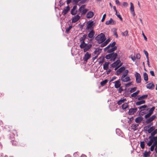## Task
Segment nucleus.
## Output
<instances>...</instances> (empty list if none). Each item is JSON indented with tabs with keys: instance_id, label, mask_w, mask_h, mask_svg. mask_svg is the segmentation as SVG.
<instances>
[{
	"instance_id": "obj_15",
	"label": "nucleus",
	"mask_w": 157,
	"mask_h": 157,
	"mask_svg": "<svg viewBox=\"0 0 157 157\" xmlns=\"http://www.w3.org/2000/svg\"><path fill=\"white\" fill-rule=\"evenodd\" d=\"M80 18V16L78 15H77L73 18L72 22L74 23L76 22L79 20Z\"/></svg>"
},
{
	"instance_id": "obj_4",
	"label": "nucleus",
	"mask_w": 157,
	"mask_h": 157,
	"mask_svg": "<svg viewBox=\"0 0 157 157\" xmlns=\"http://www.w3.org/2000/svg\"><path fill=\"white\" fill-rule=\"evenodd\" d=\"M136 81L137 83H140L141 81V77L140 75L137 73L135 74Z\"/></svg>"
},
{
	"instance_id": "obj_25",
	"label": "nucleus",
	"mask_w": 157,
	"mask_h": 157,
	"mask_svg": "<svg viewBox=\"0 0 157 157\" xmlns=\"http://www.w3.org/2000/svg\"><path fill=\"white\" fill-rule=\"evenodd\" d=\"M148 97V95L145 94L144 95H143L139 97L138 98V100H143V99H146Z\"/></svg>"
},
{
	"instance_id": "obj_54",
	"label": "nucleus",
	"mask_w": 157,
	"mask_h": 157,
	"mask_svg": "<svg viewBox=\"0 0 157 157\" xmlns=\"http://www.w3.org/2000/svg\"><path fill=\"white\" fill-rule=\"evenodd\" d=\"M132 82H130L129 83H128L125 85V86L126 87H129L130 86L132 85Z\"/></svg>"
},
{
	"instance_id": "obj_55",
	"label": "nucleus",
	"mask_w": 157,
	"mask_h": 157,
	"mask_svg": "<svg viewBox=\"0 0 157 157\" xmlns=\"http://www.w3.org/2000/svg\"><path fill=\"white\" fill-rule=\"evenodd\" d=\"M122 63H121L118 66L115 67V70H116L118 68L121 67L122 65Z\"/></svg>"
},
{
	"instance_id": "obj_5",
	"label": "nucleus",
	"mask_w": 157,
	"mask_h": 157,
	"mask_svg": "<svg viewBox=\"0 0 157 157\" xmlns=\"http://www.w3.org/2000/svg\"><path fill=\"white\" fill-rule=\"evenodd\" d=\"M94 21H89L87 23V27L86 29H91V28L93 25Z\"/></svg>"
},
{
	"instance_id": "obj_24",
	"label": "nucleus",
	"mask_w": 157,
	"mask_h": 157,
	"mask_svg": "<svg viewBox=\"0 0 157 157\" xmlns=\"http://www.w3.org/2000/svg\"><path fill=\"white\" fill-rule=\"evenodd\" d=\"M145 101L143 100H141L140 101L136 102V105H139L141 104L145 103Z\"/></svg>"
},
{
	"instance_id": "obj_49",
	"label": "nucleus",
	"mask_w": 157,
	"mask_h": 157,
	"mask_svg": "<svg viewBox=\"0 0 157 157\" xmlns=\"http://www.w3.org/2000/svg\"><path fill=\"white\" fill-rule=\"evenodd\" d=\"M151 115L150 113H148L145 116V118H147L150 117Z\"/></svg>"
},
{
	"instance_id": "obj_28",
	"label": "nucleus",
	"mask_w": 157,
	"mask_h": 157,
	"mask_svg": "<svg viewBox=\"0 0 157 157\" xmlns=\"http://www.w3.org/2000/svg\"><path fill=\"white\" fill-rule=\"evenodd\" d=\"M139 126V124H133L131 125L132 129L134 130H137V128Z\"/></svg>"
},
{
	"instance_id": "obj_50",
	"label": "nucleus",
	"mask_w": 157,
	"mask_h": 157,
	"mask_svg": "<svg viewBox=\"0 0 157 157\" xmlns=\"http://www.w3.org/2000/svg\"><path fill=\"white\" fill-rule=\"evenodd\" d=\"M68 11L69 10H63L62 12V14L63 15H65L67 13Z\"/></svg>"
},
{
	"instance_id": "obj_46",
	"label": "nucleus",
	"mask_w": 157,
	"mask_h": 157,
	"mask_svg": "<svg viewBox=\"0 0 157 157\" xmlns=\"http://www.w3.org/2000/svg\"><path fill=\"white\" fill-rule=\"evenodd\" d=\"M136 89L137 88L136 87L131 88V89L130 90V92L131 93H132L135 91L136 90Z\"/></svg>"
},
{
	"instance_id": "obj_60",
	"label": "nucleus",
	"mask_w": 157,
	"mask_h": 157,
	"mask_svg": "<svg viewBox=\"0 0 157 157\" xmlns=\"http://www.w3.org/2000/svg\"><path fill=\"white\" fill-rule=\"evenodd\" d=\"M150 73L151 75L152 76H155V74H154V71H150Z\"/></svg>"
},
{
	"instance_id": "obj_16",
	"label": "nucleus",
	"mask_w": 157,
	"mask_h": 157,
	"mask_svg": "<svg viewBox=\"0 0 157 157\" xmlns=\"http://www.w3.org/2000/svg\"><path fill=\"white\" fill-rule=\"evenodd\" d=\"M137 110V108L131 109H129L128 112V113L129 115H132L136 112Z\"/></svg>"
},
{
	"instance_id": "obj_35",
	"label": "nucleus",
	"mask_w": 157,
	"mask_h": 157,
	"mask_svg": "<svg viewBox=\"0 0 157 157\" xmlns=\"http://www.w3.org/2000/svg\"><path fill=\"white\" fill-rule=\"evenodd\" d=\"M154 140L153 139L150 140V141L147 143V144L148 146H150L153 143H154Z\"/></svg>"
},
{
	"instance_id": "obj_30",
	"label": "nucleus",
	"mask_w": 157,
	"mask_h": 157,
	"mask_svg": "<svg viewBox=\"0 0 157 157\" xmlns=\"http://www.w3.org/2000/svg\"><path fill=\"white\" fill-rule=\"evenodd\" d=\"M128 73V71L127 69L125 70L123 72V75L121 77H125L127 76Z\"/></svg>"
},
{
	"instance_id": "obj_7",
	"label": "nucleus",
	"mask_w": 157,
	"mask_h": 157,
	"mask_svg": "<svg viewBox=\"0 0 157 157\" xmlns=\"http://www.w3.org/2000/svg\"><path fill=\"white\" fill-rule=\"evenodd\" d=\"M91 54H89L88 52H87L85 54L83 59L84 61L87 62V60L91 57Z\"/></svg>"
},
{
	"instance_id": "obj_56",
	"label": "nucleus",
	"mask_w": 157,
	"mask_h": 157,
	"mask_svg": "<svg viewBox=\"0 0 157 157\" xmlns=\"http://www.w3.org/2000/svg\"><path fill=\"white\" fill-rule=\"evenodd\" d=\"M123 90V89L122 88V87H120L119 88V89H118V93H120Z\"/></svg>"
},
{
	"instance_id": "obj_32",
	"label": "nucleus",
	"mask_w": 157,
	"mask_h": 157,
	"mask_svg": "<svg viewBox=\"0 0 157 157\" xmlns=\"http://www.w3.org/2000/svg\"><path fill=\"white\" fill-rule=\"evenodd\" d=\"M143 76L144 81L145 82H147L148 80V77L147 74L146 73H145L144 74Z\"/></svg>"
},
{
	"instance_id": "obj_61",
	"label": "nucleus",
	"mask_w": 157,
	"mask_h": 157,
	"mask_svg": "<svg viewBox=\"0 0 157 157\" xmlns=\"http://www.w3.org/2000/svg\"><path fill=\"white\" fill-rule=\"evenodd\" d=\"M153 139L154 140V142H156L157 141V136H154L153 137Z\"/></svg>"
},
{
	"instance_id": "obj_20",
	"label": "nucleus",
	"mask_w": 157,
	"mask_h": 157,
	"mask_svg": "<svg viewBox=\"0 0 157 157\" xmlns=\"http://www.w3.org/2000/svg\"><path fill=\"white\" fill-rule=\"evenodd\" d=\"M92 47V45L91 44H89L86 45L84 48H83V50L84 52H86L90 48H91Z\"/></svg>"
},
{
	"instance_id": "obj_23",
	"label": "nucleus",
	"mask_w": 157,
	"mask_h": 157,
	"mask_svg": "<svg viewBox=\"0 0 157 157\" xmlns=\"http://www.w3.org/2000/svg\"><path fill=\"white\" fill-rule=\"evenodd\" d=\"M115 44L116 42L114 41L112 43L110 44L107 47L104 48V50H105L106 49L110 48V47L111 48L115 46Z\"/></svg>"
},
{
	"instance_id": "obj_27",
	"label": "nucleus",
	"mask_w": 157,
	"mask_h": 157,
	"mask_svg": "<svg viewBox=\"0 0 157 157\" xmlns=\"http://www.w3.org/2000/svg\"><path fill=\"white\" fill-rule=\"evenodd\" d=\"M126 101V99L125 98H121L120 100L118 101H117V103L118 105H120L122 103H124V102Z\"/></svg>"
},
{
	"instance_id": "obj_44",
	"label": "nucleus",
	"mask_w": 157,
	"mask_h": 157,
	"mask_svg": "<svg viewBox=\"0 0 157 157\" xmlns=\"http://www.w3.org/2000/svg\"><path fill=\"white\" fill-rule=\"evenodd\" d=\"M86 6L85 5H82L79 9V10H88L87 9H85V8Z\"/></svg>"
},
{
	"instance_id": "obj_63",
	"label": "nucleus",
	"mask_w": 157,
	"mask_h": 157,
	"mask_svg": "<svg viewBox=\"0 0 157 157\" xmlns=\"http://www.w3.org/2000/svg\"><path fill=\"white\" fill-rule=\"evenodd\" d=\"M137 96V95L135 93H133L131 95V97H135Z\"/></svg>"
},
{
	"instance_id": "obj_36",
	"label": "nucleus",
	"mask_w": 157,
	"mask_h": 157,
	"mask_svg": "<svg viewBox=\"0 0 157 157\" xmlns=\"http://www.w3.org/2000/svg\"><path fill=\"white\" fill-rule=\"evenodd\" d=\"M147 106L146 105H142L141 106H140L139 107H138V108L140 109H141V111H144V109L146 108V107H147Z\"/></svg>"
},
{
	"instance_id": "obj_2",
	"label": "nucleus",
	"mask_w": 157,
	"mask_h": 157,
	"mask_svg": "<svg viewBox=\"0 0 157 157\" xmlns=\"http://www.w3.org/2000/svg\"><path fill=\"white\" fill-rule=\"evenodd\" d=\"M117 56V53H112L106 55L105 56V58L107 59H110L111 61H114Z\"/></svg>"
},
{
	"instance_id": "obj_42",
	"label": "nucleus",
	"mask_w": 157,
	"mask_h": 157,
	"mask_svg": "<svg viewBox=\"0 0 157 157\" xmlns=\"http://www.w3.org/2000/svg\"><path fill=\"white\" fill-rule=\"evenodd\" d=\"M155 109V107L154 106L153 107L151 108L149 110V113H150L151 115L153 114V111Z\"/></svg>"
},
{
	"instance_id": "obj_43",
	"label": "nucleus",
	"mask_w": 157,
	"mask_h": 157,
	"mask_svg": "<svg viewBox=\"0 0 157 157\" xmlns=\"http://www.w3.org/2000/svg\"><path fill=\"white\" fill-rule=\"evenodd\" d=\"M157 133V129L154 130L153 132L151 133V135L152 136H154Z\"/></svg>"
},
{
	"instance_id": "obj_19",
	"label": "nucleus",
	"mask_w": 157,
	"mask_h": 157,
	"mask_svg": "<svg viewBox=\"0 0 157 157\" xmlns=\"http://www.w3.org/2000/svg\"><path fill=\"white\" fill-rule=\"evenodd\" d=\"M94 15V12L92 11L89 12L87 14L86 17L88 18H90L92 17Z\"/></svg>"
},
{
	"instance_id": "obj_64",
	"label": "nucleus",
	"mask_w": 157,
	"mask_h": 157,
	"mask_svg": "<svg viewBox=\"0 0 157 157\" xmlns=\"http://www.w3.org/2000/svg\"><path fill=\"white\" fill-rule=\"evenodd\" d=\"M107 44L105 43V42H104L103 43H102L101 45V47H103L104 46H105Z\"/></svg>"
},
{
	"instance_id": "obj_3",
	"label": "nucleus",
	"mask_w": 157,
	"mask_h": 157,
	"mask_svg": "<svg viewBox=\"0 0 157 157\" xmlns=\"http://www.w3.org/2000/svg\"><path fill=\"white\" fill-rule=\"evenodd\" d=\"M152 123L151 124L146 126L144 128L145 130L147 131L148 133H151L153 130H155V128L154 126L151 127V126L152 125Z\"/></svg>"
},
{
	"instance_id": "obj_57",
	"label": "nucleus",
	"mask_w": 157,
	"mask_h": 157,
	"mask_svg": "<svg viewBox=\"0 0 157 157\" xmlns=\"http://www.w3.org/2000/svg\"><path fill=\"white\" fill-rule=\"evenodd\" d=\"M115 2L117 5H121L120 2L118 0H116Z\"/></svg>"
},
{
	"instance_id": "obj_51",
	"label": "nucleus",
	"mask_w": 157,
	"mask_h": 157,
	"mask_svg": "<svg viewBox=\"0 0 157 157\" xmlns=\"http://www.w3.org/2000/svg\"><path fill=\"white\" fill-rule=\"evenodd\" d=\"M77 12V10H71V13L73 15H75Z\"/></svg>"
},
{
	"instance_id": "obj_48",
	"label": "nucleus",
	"mask_w": 157,
	"mask_h": 157,
	"mask_svg": "<svg viewBox=\"0 0 157 157\" xmlns=\"http://www.w3.org/2000/svg\"><path fill=\"white\" fill-rule=\"evenodd\" d=\"M122 6L124 7H127L128 6V4L126 2H123L122 4Z\"/></svg>"
},
{
	"instance_id": "obj_47",
	"label": "nucleus",
	"mask_w": 157,
	"mask_h": 157,
	"mask_svg": "<svg viewBox=\"0 0 157 157\" xmlns=\"http://www.w3.org/2000/svg\"><path fill=\"white\" fill-rule=\"evenodd\" d=\"M130 10H134V7L133 5V3L131 2L130 3Z\"/></svg>"
},
{
	"instance_id": "obj_11",
	"label": "nucleus",
	"mask_w": 157,
	"mask_h": 157,
	"mask_svg": "<svg viewBox=\"0 0 157 157\" xmlns=\"http://www.w3.org/2000/svg\"><path fill=\"white\" fill-rule=\"evenodd\" d=\"M113 83H114V86L115 88H118L120 87L121 83L120 82V79L115 81Z\"/></svg>"
},
{
	"instance_id": "obj_22",
	"label": "nucleus",
	"mask_w": 157,
	"mask_h": 157,
	"mask_svg": "<svg viewBox=\"0 0 157 157\" xmlns=\"http://www.w3.org/2000/svg\"><path fill=\"white\" fill-rule=\"evenodd\" d=\"M109 62H105L103 64V68L105 70H107L109 68Z\"/></svg>"
},
{
	"instance_id": "obj_1",
	"label": "nucleus",
	"mask_w": 157,
	"mask_h": 157,
	"mask_svg": "<svg viewBox=\"0 0 157 157\" xmlns=\"http://www.w3.org/2000/svg\"><path fill=\"white\" fill-rule=\"evenodd\" d=\"M95 40L99 44H101L106 40V38L103 33H101L95 37Z\"/></svg>"
},
{
	"instance_id": "obj_26",
	"label": "nucleus",
	"mask_w": 157,
	"mask_h": 157,
	"mask_svg": "<svg viewBox=\"0 0 157 157\" xmlns=\"http://www.w3.org/2000/svg\"><path fill=\"white\" fill-rule=\"evenodd\" d=\"M87 45V44L85 43V42H81L80 45V48H83Z\"/></svg>"
},
{
	"instance_id": "obj_8",
	"label": "nucleus",
	"mask_w": 157,
	"mask_h": 157,
	"mask_svg": "<svg viewBox=\"0 0 157 157\" xmlns=\"http://www.w3.org/2000/svg\"><path fill=\"white\" fill-rule=\"evenodd\" d=\"M121 80L123 82H127L131 80V78L129 76L121 77Z\"/></svg>"
},
{
	"instance_id": "obj_10",
	"label": "nucleus",
	"mask_w": 157,
	"mask_h": 157,
	"mask_svg": "<svg viewBox=\"0 0 157 157\" xmlns=\"http://www.w3.org/2000/svg\"><path fill=\"white\" fill-rule=\"evenodd\" d=\"M115 24V21H113L112 18H110L109 20L106 21L105 22V24L107 25H114Z\"/></svg>"
},
{
	"instance_id": "obj_52",
	"label": "nucleus",
	"mask_w": 157,
	"mask_h": 157,
	"mask_svg": "<svg viewBox=\"0 0 157 157\" xmlns=\"http://www.w3.org/2000/svg\"><path fill=\"white\" fill-rule=\"evenodd\" d=\"M106 14H105L103 15L102 18L101 20V22H103L104 21L105 19V17H106Z\"/></svg>"
},
{
	"instance_id": "obj_21",
	"label": "nucleus",
	"mask_w": 157,
	"mask_h": 157,
	"mask_svg": "<svg viewBox=\"0 0 157 157\" xmlns=\"http://www.w3.org/2000/svg\"><path fill=\"white\" fill-rule=\"evenodd\" d=\"M95 34V33L94 31L92 29L88 34V37L89 38H93Z\"/></svg>"
},
{
	"instance_id": "obj_12",
	"label": "nucleus",
	"mask_w": 157,
	"mask_h": 157,
	"mask_svg": "<svg viewBox=\"0 0 157 157\" xmlns=\"http://www.w3.org/2000/svg\"><path fill=\"white\" fill-rule=\"evenodd\" d=\"M155 117L156 116L155 115H153L148 119H147L146 121V122L147 124H148L152 121Z\"/></svg>"
},
{
	"instance_id": "obj_45",
	"label": "nucleus",
	"mask_w": 157,
	"mask_h": 157,
	"mask_svg": "<svg viewBox=\"0 0 157 157\" xmlns=\"http://www.w3.org/2000/svg\"><path fill=\"white\" fill-rule=\"evenodd\" d=\"M151 147L150 148V151H154V149L155 147V146L153 144H152L151 145Z\"/></svg>"
},
{
	"instance_id": "obj_13",
	"label": "nucleus",
	"mask_w": 157,
	"mask_h": 157,
	"mask_svg": "<svg viewBox=\"0 0 157 157\" xmlns=\"http://www.w3.org/2000/svg\"><path fill=\"white\" fill-rule=\"evenodd\" d=\"M155 117L156 116L155 115H153L148 119H147L146 121V122L147 124H148L152 121Z\"/></svg>"
},
{
	"instance_id": "obj_6",
	"label": "nucleus",
	"mask_w": 157,
	"mask_h": 157,
	"mask_svg": "<svg viewBox=\"0 0 157 157\" xmlns=\"http://www.w3.org/2000/svg\"><path fill=\"white\" fill-rule=\"evenodd\" d=\"M117 49V47L116 46H115L113 47H112L110 49V48H108V49H106L105 50H104L105 51H107L108 53H112V52H113L114 51L116 50Z\"/></svg>"
},
{
	"instance_id": "obj_9",
	"label": "nucleus",
	"mask_w": 157,
	"mask_h": 157,
	"mask_svg": "<svg viewBox=\"0 0 157 157\" xmlns=\"http://www.w3.org/2000/svg\"><path fill=\"white\" fill-rule=\"evenodd\" d=\"M121 61L119 59L117 60L116 62L113 63L111 65V67H115L118 66L120 63Z\"/></svg>"
},
{
	"instance_id": "obj_39",
	"label": "nucleus",
	"mask_w": 157,
	"mask_h": 157,
	"mask_svg": "<svg viewBox=\"0 0 157 157\" xmlns=\"http://www.w3.org/2000/svg\"><path fill=\"white\" fill-rule=\"evenodd\" d=\"M140 146L141 148L143 149L145 147V143L144 141H141L140 143Z\"/></svg>"
},
{
	"instance_id": "obj_59",
	"label": "nucleus",
	"mask_w": 157,
	"mask_h": 157,
	"mask_svg": "<svg viewBox=\"0 0 157 157\" xmlns=\"http://www.w3.org/2000/svg\"><path fill=\"white\" fill-rule=\"evenodd\" d=\"M140 58V54H137L136 56V58L137 59H139Z\"/></svg>"
},
{
	"instance_id": "obj_38",
	"label": "nucleus",
	"mask_w": 157,
	"mask_h": 157,
	"mask_svg": "<svg viewBox=\"0 0 157 157\" xmlns=\"http://www.w3.org/2000/svg\"><path fill=\"white\" fill-rule=\"evenodd\" d=\"M116 13V15L117 16V17H119L120 19L121 20V21H123V19H122V18L121 17V15L119 14V13H118V12H117V10H115Z\"/></svg>"
},
{
	"instance_id": "obj_29",
	"label": "nucleus",
	"mask_w": 157,
	"mask_h": 157,
	"mask_svg": "<svg viewBox=\"0 0 157 157\" xmlns=\"http://www.w3.org/2000/svg\"><path fill=\"white\" fill-rule=\"evenodd\" d=\"M129 107L128 103H125L122 105V108L123 109H125Z\"/></svg>"
},
{
	"instance_id": "obj_33",
	"label": "nucleus",
	"mask_w": 157,
	"mask_h": 157,
	"mask_svg": "<svg viewBox=\"0 0 157 157\" xmlns=\"http://www.w3.org/2000/svg\"><path fill=\"white\" fill-rule=\"evenodd\" d=\"M151 153L150 151L147 152L145 151L144 153V155L145 157H148L150 156V155Z\"/></svg>"
},
{
	"instance_id": "obj_62",
	"label": "nucleus",
	"mask_w": 157,
	"mask_h": 157,
	"mask_svg": "<svg viewBox=\"0 0 157 157\" xmlns=\"http://www.w3.org/2000/svg\"><path fill=\"white\" fill-rule=\"evenodd\" d=\"M116 78H117V77L116 76H113V77H112V79L110 80V82H111L113 81V80H115Z\"/></svg>"
},
{
	"instance_id": "obj_31",
	"label": "nucleus",
	"mask_w": 157,
	"mask_h": 157,
	"mask_svg": "<svg viewBox=\"0 0 157 157\" xmlns=\"http://www.w3.org/2000/svg\"><path fill=\"white\" fill-rule=\"evenodd\" d=\"M87 36L86 35H84L82 36L80 39V41L81 42H85V40L86 39Z\"/></svg>"
},
{
	"instance_id": "obj_14",
	"label": "nucleus",
	"mask_w": 157,
	"mask_h": 157,
	"mask_svg": "<svg viewBox=\"0 0 157 157\" xmlns=\"http://www.w3.org/2000/svg\"><path fill=\"white\" fill-rule=\"evenodd\" d=\"M125 70V68L124 67H122L118 69L116 71L117 75H119L121 72Z\"/></svg>"
},
{
	"instance_id": "obj_40",
	"label": "nucleus",
	"mask_w": 157,
	"mask_h": 157,
	"mask_svg": "<svg viewBox=\"0 0 157 157\" xmlns=\"http://www.w3.org/2000/svg\"><path fill=\"white\" fill-rule=\"evenodd\" d=\"M99 59H100V60L99 62V64H101L104 61L105 59L103 57H100Z\"/></svg>"
},
{
	"instance_id": "obj_18",
	"label": "nucleus",
	"mask_w": 157,
	"mask_h": 157,
	"mask_svg": "<svg viewBox=\"0 0 157 157\" xmlns=\"http://www.w3.org/2000/svg\"><path fill=\"white\" fill-rule=\"evenodd\" d=\"M154 85L152 82L148 84L147 85V88L150 89H153L154 88Z\"/></svg>"
},
{
	"instance_id": "obj_34",
	"label": "nucleus",
	"mask_w": 157,
	"mask_h": 157,
	"mask_svg": "<svg viewBox=\"0 0 157 157\" xmlns=\"http://www.w3.org/2000/svg\"><path fill=\"white\" fill-rule=\"evenodd\" d=\"M108 80L107 79H105L101 82V86H104L105 84L108 82Z\"/></svg>"
},
{
	"instance_id": "obj_53",
	"label": "nucleus",
	"mask_w": 157,
	"mask_h": 157,
	"mask_svg": "<svg viewBox=\"0 0 157 157\" xmlns=\"http://www.w3.org/2000/svg\"><path fill=\"white\" fill-rule=\"evenodd\" d=\"M131 57L133 61H135L136 60V57L134 56L131 55Z\"/></svg>"
},
{
	"instance_id": "obj_37",
	"label": "nucleus",
	"mask_w": 157,
	"mask_h": 157,
	"mask_svg": "<svg viewBox=\"0 0 157 157\" xmlns=\"http://www.w3.org/2000/svg\"><path fill=\"white\" fill-rule=\"evenodd\" d=\"M72 28V26L71 25L69 26L66 29L65 32L66 33H68L69 31H70V30Z\"/></svg>"
},
{
	"instance_id": "obj_41",
	"label": "nucleus",
	"mask_w": 157,
	"mask_h": 157,
	"mask_svg": "<svg viewBox=\"0 0 157 157\" xmlns=\"http://www.w3.org/2000/svg\"><path fill=\"white\" fill-rule=\"evenodd\" d=\"M122 35L123 36H127L128 35V31L127 30H126L124 32L122 33Z\"/></svg>"
},
{
	"instance_id": "obj_17",
	"label": "nucleus",
	"mask_w": 157,
	"mask_h": 157,
	"mask_svg": "<svg viewBox=\"0 0 157 157\" xmlns=\"http://www.w3.org/2000/svg\"><path fill=\"white\" fill-rule=\"evenodd\" d=\"M143 119L142 117L139 116L136 118L135 121L136 123H140L143 120Z\"/></svg>"
},
{
	"instance_id": "obj_58",
	"label": "nucleus",
	"mask_w": 157,
	"mask_h": 157,
	"mask_svg": "<svg viewBox=\"0 0 157 157\" xmlns=\"http://www.w3.org/2000/svg\"><path fill=\"white\" fill-rule=\"evenodd\" d=\"M81 1V0H73V2L75 4H77L79 1Z\"/></svg>"
}]
</instances>
